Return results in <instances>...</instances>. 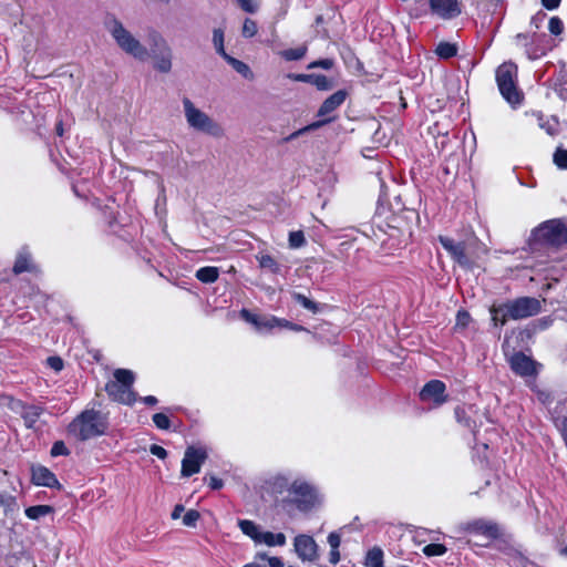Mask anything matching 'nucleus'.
Segmentation results:
<instances>
[{
	"instance_id": "680f3d73",
	"label": "nucleus",
	"mask_w": 567,
	"mask_h": 567,
	"mask_svg": "<svg viewBox=\"0 0 567 567\" xmlns=\"http://www.w3.org/2000/svg\"><path fill=\"white\" fill-rule=\"evenodd\" d=\"M546 14H537L532 19V24L535 25V28H539V24L545 20Z\"/></svg>"
},
{
	"instance_id": "de8ad7c7",
	"label": "nucleus",
	"mask_w": 567,
	"mask_h": 567,
	"mask_svg": "<svg viewBox=\"0 0 567 567\" xmlns=\"http://www.w3.org/2000/svg\"><path fill=\"white\" fill-rule=\"evenodd\" d=\"M334 62L332 59H321L313 61L308 64V69L321 68L324 70H330L333 66Z\"/></svg>"
},
{
	"instance_id": "6ab92c4d",
	"label": "nucleus",
	"mask_w": 567,
	"mask_h": 567,
	"mask_svg": "<svg viewBox=\"0 0 567 567\" xmlns=\"http://www.w3.org/2000/svg\"><path fill=\"white\" fill-rule=\"evenodd\" d=\"M109 396L120 403L132 405L136 401V394L132 389L118 384V382L110 381L105 385Z\"/></svg>"
},
{
	"instance_id": "72a5a7b5",
	"label": "nucleus",
	"mask_w": 567,
	"mask_h": 567,
	"mask_svg": "<svg viewBox=\"0 0 567 567\" xmlns=\"http://www.w3.org/2000/svg\"><path fill=\"white\" fill-rule=\"evenodd\" d=\"M307 52L306 47H299L293 49H287L281 52V56L287 61H298L301 60Z\"/></svg>"
},
{
	"instance_id": "6e6552de",
	"label": "nucleus",
	"mask_w": 567,
	"mask_h": 567,
	"mask_svg": "<svg viewBox=\"0 0 567 567\" xmlns=\"http://www.w3.org/2000/svg\"><path fill=\"white\" fill-rule=\"evenodd\" d=\"M347 97V92L343 90H339L334 92L332 95H330L328 99L323 101L320 109L318 110V116L322 117V120L313 122L293 133H291L287 141H293L297 137L303 135L305 133H308L310 131H315L321 126H323L327 123H330L333 117L329 116L332 112H334L339 106L343 104Z\"/></svg>"
},
{
	"instance_id": "ea45409f",
	"label": "nucleus",
	"mask_w": 567,
	"mask_h": 567,
	"mask_svg": "<svg viewBox=\"0 0 567 567\" xmlns=\"http://www.w3.org/2000/svg\"><path fill=\"white\" fill-rule=\"evenodd\" d=\"M455 416L456 420L465 425L468 429H473L475 426V423L471 421L470 416L467 415V412L464 408H456L455 409Z\"/></svg>"
},
{
	"instance_id": "c03bdc74",
	"label": "nucleus",
	"mask_w": 567,
	"mask_h": 567,
	"mask_svg": "<svg viewBox=\"0 0 567 567\" xmlns=\"http://www.w3.org/2000/svg\"><path fill=\"white\" fill-rule=\"evenodd\" d=\"M306 243L302 231H291L289 234V245L292 248H299Z\"/></svg>"
},
{
	"instance_id": "3c124183",
	"label": "nucleus",
	"mask_w": 567,
	"mask_h": 567,
	"mask_svg": "<svg viewBox=\"0 0 567 567\" xmlns=\"http://www.w3.org/2000/svg\"><path fill=\"white\" fill-rule=\"evenodd\" d=\"M328 543L331 549H339L341 544V536L338 533L332 532L328 536Z\"/></svg>"
},
{
	"instance_id": "052dcab7",
	"label": "nucleus",
	"mask_w": 567,
	"mask_h": 567,
	"mask_svg": "<svg viewBox=\"0 0 567 567\" xmlns=\"http://www.w3.org/2000/svg\"><path fill=\"white\" fill-rule=\"evenodd\" d=\"M184 512V506L183 505H176L172 512V518L173 519H177L181 517L182 513Z\"/></svg>"
},
{
	"instance_id": "4c0bfd02",
	"label": "nucleus",
	"mask_w": 567,
	"mask_h": 567,
	"mask_svg": "<svg viewBox=\"0 0 567 567\" xmlns=\"http://www.w3.org/2000/svg\"><path fill=\"white\" fill-rule=\"evenodd\" d=\"M258 31V27H257V23L256 21H254L252 19H245L244 21V24H243V37L244 38H252L254 35H256Z\"/></svg>"
},
{
	"instance_id": "2f4dec72",
	"label": "nucleus",
	"mask_w": 567,
	"mask_h": 567,
	"mask_svg": "<svg viewBox=\"0 0 567 567\" xmlns=\"http://www.w3.org/2000/svg\"><path fill=\"white\" fill-rule=\"evenodd\" d=\"M224 41H225L224 30L221 28L214 29L213 30V44H214V48H215L216 52L221 58H224L225 55L228 54L225 51Z\"/></svg>"
},
{
	"instance_id": "49530a36",
	"label": "nucleus",
	"mask_w": 567,
	"mask_h": 567,
	"mask_svg": "<svg viewBox=\"0 0 567 567\" xmlns=\"http://www.w3.org/2000/svg\"><path fill=\"white\" fill-rule=\"evenodd\" d=\"M199 519V513L195 509H189L183 516V524L188 527H194Z\"/></svg>"
},
{
	"instance_id": "58836bf2",
	"label": "nucleus",
	"mask_w": 567,
	"mask_h": 567,
	"mask_svg": "<svg viewBox=\"0 0 567 567\" xmlns=\"http://www.w3.org/2000/svg\"><path fill=\"white\" fill-rule=\"evenodd\" d=\"M293 299L299 305H301L303 308H306L312 312H317V310H318L317 303L313 302L312 300H310L309 298H307L306 296H303L301 293H293Z\"/></svg>"
},
{
	"instance_id": "f8f14e48",
	"label": "nucleus",
	"mask_w": 567,
	"mask_h": 567,
	"mask_svg": "<svg viewBox=\"0 0 567 567\" xmlns=\"http://www.w3.org/2000/svg\"><path fill=\"white\" fill-rule=\"evenodd\" d=\"M430 13L441 20H453L461 12V3L458 0H427Z\"/></svg>"
},
{
	"instance_id": "b1692460",
	"label": "nucleus",
	"mask_w": 567,
	"mask_h": 567,
	"mask_svg": "<svg viewBox=\"0 0 567 567\" xmlns=\"http://www.w3.org/2000/svg\"><path fill=\"white\" fill-rule=\"evenodd\" d=\"M32 269L33 265L31 262V255L25 248H23L18 254V257L13 266V271L14 274L19 275L24 271H31Z\"/></svg>"
},
{
	"instance_id": "cd10ccee",
	"label": "nucleus",
	"mask_w": 567,
	"mask_h": 567,
	"mask_svg": "<svg viewBox=\"0 0 567 567\" xmlns=\"http://www.w3.org/2000/svg\"><path fill=\"white\" fill-rule=\"evenodd\" d=\"M260 268L268 270L271 274H278L280 271V266L276 261V259L268 254H258L256 256Z\"/></svg>"
},
{
	"instance_id": "f704fd0d",
	"label": "nucleus",
	"mask_w": 567,
	"mask_h": 567,
	"mask_svg": "<svg viewBox=\"0 0 567 567\" xmlns=\"http://www.w3.org/2000/svg\"><path fill=\"white\" fill-rule=\"evenodd\" d=\"M553 161L559 169H567V150L558 147L553 155Z\"/></svg>"
},
{
	"instance_id": "a878e982",
	"label": "nucleus",
	"mask_w": 567,
	"mask_h": 567,
	"mask_svg": "<svg viewBox=\"0 0 567 567\" xmlns=\"http://www.w3.org/2000/svg\"><path fill=\"white\" fill-rule=\"evenodd\" d=\"M195 277L203 284H213L219 277V269L212 266L202 267L196 271Z\"/></svg>"
},
{
	"instance_id": "aec40b11",
	"label": "nucleus",
	"mask_w": 567,
	"mask_h": 567,
	"mask_svg": "<svg viewBox=\"0 0 567 567\" xmlns=\"http://www.w3.org/2000/svg\"><path fill=\"white\" fill-rule=\"evenodd\" d=\"M288 78L297 82L310 83L321 91L332 87L331 81L322 74H289Z\"/></svg>"
},
{
	"instance_id": "c85d7f7f",
	"label": "nucleus",
	"mask_w": 567,
	"mask_h": 567,
	"mask_svg": "<svg viewBox=\"0 0 567 567\" xmlns=\"http://www.w3.org/2000/svg\"><path fill=\"white\" fill-rule=\"evenodd\" d=\"M228 64L233 66V69L238 72L240 75H243L245 79H251L252 72L250 68L243 61L237 60L229 54L225 55L223 58Z\"/></svg>"
},
{
	"instance_id": "774afa93",
	"label": "nucleus",
	"mask_w": 567,
	"mask_h": 567,
	"mask_svg": "<svg viewBox=\"0 0 567 567\" xmlns=\"http://www.w3.org/2000/svg\"><path fill=\"white\" fill-rule=\"evenodd\" d=\"M561 555L567 557V546L561 549Z\"/></svg>"
},
{
	"instance_id": "20e7f679",
	"label": "nucleus",
	"mask_w": 567,
	"mask_h": 567,
	"mask_svg": "<svg viewBox=\"0 0 567 567\" xmlns=\"http://www.w3.org/2000/svg\"><path fill=\"white\" fill-rule=\"evenodd\" d=\"M183 107L186 122L190 128L207 134L214 138H221L225 136L224 127L206 112L196 107L189 99L185 97L183 100Z\"/></svg>"
},
{
	"instance_id": "f3484780",
	"label": "nucleus",
	"mask_w": 567,
	"mask_h": 567,
	"mask_svg": "<svg viewBox=\"0 0 567 567\" xmlns=\"http://www.w3.org/2000/svg\"><path fill=\"white\" fill-rule=\"evenodd\" d=\"M439 241L458 265L463 267H467L470 265V260L465 254V244L463 241L456 243L454 239L446 236H440Z\"/></svg>"
},
{
	"instance_id": "a18cd8bd",
	"label": "nucleus",
	"mask_w": 567,
	"mask_h": 567,
	"mask_svg": "<svg viewBox=\"0 0 567 567\" xmlns=\"http://www.w3.org/2000/svg\"><path fill=\"white\" fill-rule=\"evenodd\" d=\"M51 456L56 457L61 455H69L70 451L63 441H56L51 447Z\"/></svg>"
},
{
	"instance_id": "f257e3e1",
	"label": "nucleus",
	"mask_w": 567,
	"mask_h": 567,
	"mask_svg": "<svg viewBox=\"0 0 567 567\" xmlns=\"http://www.w3.org/2000/svg\"><path fill=\"white\" fill-rule=\"evenodd\" d=\"M542 310V302L534 297H519L502 303H494L489 308L492 323L503 327L507 320H522L536 316Z\"/></svg>"
},
{
	"instance_id": "13d9d810",
	"label": "nucleus",
	"mask_w": 567,
	"mask_h": 567,
	"mask_svg": "<svg viewBox=\"0 0 567 567\" xmlns=\"http://www.w3.org/2000/svg\"><path fill=\"white\" fill-rule=\"evenodd\" d=\"M542 4L548 10H554L559 7L560 0H542Z\"/></svg>"
},
{
	"instance_id": "412c9836",
	"label": "nucleus",
	"mask_w": 567,
	"mask_h": 567,
	"mask_svg": "<svg viewBox=\"0 0 567 567\" xmlns=\"http://www.w3.org/2000/svg\"><path fill=\"white\" fill-rule=\"evenodd\" d=\"M295 478H292L290 473H280L272 476L269 482V488L274 494H284L288 492L291 494V484Z\"/></svg>"
},
{
	"instance_id": "bb28decb",
	"label": "nucleus",
	"mask_w": 567,
	"mask_h": 567,
	"mask_svg": "<svg viewBox=\"0 0 567 567\" xmlns=\"http://www.w3.org/2000/svg\"><path fill=\"white\" fill-rule=\"evenodd\" d=\"M238 526L243 534L251 538L255 544L258 543V537L261 529L256 523L249 519H240L238 520Z\"/></svg>"
},
{
	"instance_id": "c756f323",
	"label": "nucleus",
	"mask_w": 567,
	"mask_h": 567,
	"mask_svg": "<svg viewBox=\"0 0 567 567\" xmlns=\"http://www.w3.org/2000/svg\"><path fill=\"white\" fill-rule=\"evenodd\" d=\"M53 508L50 505H35L25 508L24 513L29 519L38 520L39 518L51 514Z\"/></svg>"
},
{
	"instance_id": "0eeeda50",
	"label": "nucleus",
	"mask_w": 567,
	"mask_h": 567,
	"mask_svg": "<svg viewBox=\"0 0 567 567\" xmlns=\"http://www.w3.org/2000/svg\"><path fill=\"white\" fill-rule=\"evenodd\" d=\"M517 66L514 63L505 62L496 70V82L502 96L512 105L522 103L523 94L516 85Z\"/></svg>"
},
{
	"instance_id": "4d7b16f0",
	"label": "nucleus",
	"mask_w": 567,
	"mask_h": 567,
	"mask_svg": "<svg viewBox=\"0 0 567 567\" xmlns=\"http://www.w3.org/2000/svg\"><path fill=\"white\" fill-rule=\"evenodd\" d=\"M557 427L567 447V416L561 419L560 423L557 424Z\"/></svg>"
},
{
	"instance_id": "5701e85b",
	"label": "nucleus",
	"mask_w": 567,
	"mask_h": 567,
	"mask_svg": "<svg viewBox=\"0 0 567 567\" xmlns=\"http://www.w3.org/2000/svg\"><path fill=\"white\" fill-rule=\"evenodd\" d=\"M286 536L282 533H271L261 530L258 537L257 544H265L269 547L274 546H285L286 545Z\"/></svg>"
},
{
	"instance_id": "393cba45",
	"label": "nucleus",
	"mask_w": 567,
	"mask_h": 567,
	"mask_svg": "<svg viewBox=\"0 0 567 567\" xmlns=\"http://www.w3.org/2000/svg\"><path fill=\"white\" fill-rule=\"evenodd\" d=\"M384 554L379 546H374L368 550L364 559L365 567H384L383 565Z\"/></svg>"
},
{
	"instance_id": "37998d69",
	"label": "nucleus",
	"mask_w": 567,
	"mask_h": 567,
	"mask_svg": "<svg viewBox=\"0 0 567 567\" xmlns=\"http://www.w3.org/2000/svg\"><path fill=\"white\" fill-rule=\"evenodd\" d=\"M548 30L554 35H559L563 30V21L558 17H551L548 21Z\"/></svg>"
},
{
	"instance_id": "473e14b6",
	"label": "nucleus",
	"mask_w": 567,
	"mask_h": 567,
	"mask_svg": "<svg viewBox=\"0 0 567 567\" xmlns=\"http://www.w3.org/2000/svg\"><path fill=\"white\" fill-rule=\"evenodd\" d=\"M435 53L442 59H450L456 55L457 48L450 42H440L435 49Z\"/></svg>"
},
{
	"instance_id": "864d4df0",
	"label": "nucleus",
	"mask_w": 567,
	"mask_h": 567,
	"mask_svg": "<svg viewBox=\"0 0 567 567\" xmlns=\"http://www.w3.org/2000/svg\"><path fill=\"white\" fill-rule=\"evenodd\" d=\"M47 361L49 367L52 368L54 371H60L63 368V361L59 357H49Z\"/></svg>"
},
{
	"instance_id": "423d86ee",
	"label": "nucleus",
	"mask_w": 567,
	"mask_h": 567,
	"mask_svg": "<svg viewBox=\"0 0 567 567\" xmlns=\"http://www.w3.org/2000/svg\"><path fill=\"white\" fill-rule=\"evenodd\" d=\"M457 532L464 536L477 538L478 542L474 544L478 546H486L502 535L498 524L486 518L463 522L457 526Z\"/></svg>"
},
{
	"instance_id": "603ef678",
	"label": "nucleus",
	"mask_w": 567,
	"mask_h": 567,
	"mask_svg": "<svg viewBox=\"0 0 567 567\" xmlns=\"http://www.w3.org/2000/svg\"><path fill=\"white\" fill-rule=\"evenodd\" d=\"M261 559H267L270 567H285L284 560L280 557H268L266 554L259 555Z\"/></svg>"
},
{
	"instance_id": "4468645a",
	"label": "nucleus",
	"mask_w": 567,
	"mask_h": 567,
	"mask_svg": "<svg viewBox=\"0 0 567 567\" xmlns=\"http://www.w3.org/2000/svg\"><path fill=\"white\" fill-rule=\"evenodd\" d=\"M293 547L297 556L303 561L318 559V545L312 536L300 534L295 537Z\"/></svg>"
},
{
	"instance_id": "4be33fe9",
	"label": "nucleus",
	"mask_w": 567,
	"mask_h": 567,
	"mask_svg": "<svg viewBox=\"0 0 567 567\" xmlns=\"http://www.w3.org/2000/svg\"><path fill=\"white\" fill-rule=\"evenodd\" d=\"M44 413V408L37 404H28L22 420L28 429H34L40 416Z\"/></svg>"
},
{
	"instance_id": "0e129e2a",
	"label": "nucleus",
	"mask_w": 567,
	"mask_h": 567,
	"mask_svg": "<svg viewBox=\"0 0 567 567\" xmlns=\"http://www.w3.org/2000/svg\"><path fill=\"white\" fill-rule=\"evenodd\" d=\"M281 321H282L281 327H287V328H290V329L296 330V331L302 330V327L292 324V323H290L287 320H281Z\"/></svg>"
},
{
	"instance_id": "6e6d98bb",
	"label": "nucleus",
	"mask_w": 567,
	"mask_h": 567,
	"mask_svg": "<svg viewBox=\"0 0 567 567\" xmlns=\"http://www.w3.org/2000/svg\"><path fill=\"white\" fill-rule=\"evenodd\" d=\"M208 485L212 489H220L224 486V482L217 476L210 475L208 477Z\"/></svg>"
},
{
	"instance_id": "2eb2a0df",
	"label": "nucleus",
	"mask_w": 567,
	"mask_h": 567,
	"mask_svg": "<svg viewBox=\"0 0 567 567\" xmlns=\"http://www.w3.org/2000/svg\"><path fill=\"white\" fill-rule=\"evenodd\" d=\"M240 317L246 322L252 324L257 331H270L274 328L280 327L281 328V319L276 318L275 316H258L255 313H251L247 309H243L240 311Z\"/></svg>"
},
{
	"instance_id": "9b49d317",
	"label": "nucleus",
	"mask_w": 567,
	"mask_h": 567,
	"mask_svg": "<svg viewBox=\"0 0 567 567\" xmlns=\"http://www.w3.org/2000/svg\"><path fill=\"white\" fill-rule=\"evenodd\" d=\"M207 457L208 455L205 449L188 446L182 461V476L189 477L199 473L202 465L205 463Z\"/></svg>"
},
{
	"instance_id": "ddd939ff",
	"label": "nucleus",
	"mask_w": 567,
	"mask_h": 567,
	"mask_svg": "<svg viewBox=\"0 0 567 567\" xmlns=\"http://www.w3.org/2000/svg\"><path fill=\"white\" fill-rule=\"evenodd\" d=\"M508 363L514 373L519 377H536L539 364L523 352H515L508 358Z\"/></svg>"
},
{
	"instance_id": "e433bc0d",
	"label": "nucleus",
	"mask_w": 567,
	"mask_h": 567,
	"mask_svg": "<svg viewBox=\"0 0 567 567\" xmlns=\"http://www.w3.org/2000/svg\"><path fill=\"white\" fill-rule=\"evenodd\" d=\"M447 551V548L443 544H429L423 548L424 555L432 556H442Z\"/></svg>"
},
{
	"instance_id": "09e8293b",
	"label": "nucleus",
	"mask_w": 567,
	"mask_h": 567,
	"mask_svg": "<svg viewBox=\"0 0 567 567\" xmlns=\"http://www.w3.org/2000/svg\"><path fill=\"white\" fill-rule=\"evenodd\" d=\"M471 322V316L467 311L460 310L456 315V328H466Z\"/></svg>"
},
{
	"instance_id": "9d476101",
	"label": "nucleus",
	"mask_w": 567,
	"mask_h": 567,
	"mask_svg": "<svg viewBox=\"0 0 567 567\" xmlns=\"http://www.w3.org/2000/svg\"><path fill=\"white\" fill-rule=\"evenodd\" d=\"M151 52L154 60V69L161 73H168L172 70V49L167 41L157 32L151 35Z\"/></svg>"
},
{
	"instance_id": "e2e57ef3",
	"label": "nucleus",
	"mask_w": 567,
	"mask_h": 567,
	"mask_svg": "<svg viewBox=\"0 0 567 567\" xmlns=\"http://www.w3.org/2000/svg\"><path fill=\"white\" fill-rule=\"evenodd\" d=\"M142 401L147 405H155L157 403V399L154 395L144 396Z\"/></svg>"
},
{
	"instance_id": "bf43d9fd",
	"label": "nucleus",
	"mask_w": 567,
	"mask_h": 567,
	"mask_svg": "<svg viewBox=\"0 0 567 567\" xmlns=\"http://www.w3.org/2000/svg\"><path fill=\"white\" fill-rule=\"evenodd\" d=\"M329 561L332 565H337L340 561V551H339V549H331L330 550Z\"/></svg>"
},
{
	"instance_id": "c9c22d12",
	"label": "nucleus",
	"mask_w": 567,
	"mask_h": 567,
	"mask_svg": "<svg viewBox=\"0 0 567 567\" xmlns=\"http://www.w3.org/2000/svg\"><path fill=\"white\" fill-rule=\"evenodd\" d=\"M8 402H7V406L14 413L19 414L21 417L28 406L27 403H24L23 401L21 400H18V399H14V398H7Z\"/></svg>"
},
{
	"instance_id": "7ed1b4c3",
	"label": "nucleus",
	"mask_w": 567,
	"mask_h": 567,
	"mask_svg": "<svg viewBox=\"0 0 567 567\" xmlns=\"http://www.w3.org/2000/svg\"><path fill=\"white\" fill-rule=\"evenodd\" d=\"M107 429L106 416L96 410H84L70 424L69 433L81 441L103 435Z\"/></svg>"
},
{
	"instance_id": "f03ea898",
	"label": "nucleus",
	"mask_w": 567,
	"mask_h": 567,
	"mask_svg": "<svg viewBox=\"0 0 567 567\" xmlns=\"http://www.w3.org/2000/svg\"><path fill=\"white\" fill-rule=\"evenodd\" d=\"M104 27L116 45L126 54L138 61H146L151 53L147 48L114 16H107Z\"/></svg>"
},
{
	"instance_id": "1a4fd4ad",
	"label": "nucleus",
	"mask_w": 567,
	"mask_h": 567,
	"mask_svg": "<svg viewBox=\"0 0 567 567\" xmlns=\"http://www.w3.org/2000/svg\"><path fill=\"white\" fill-rule=\"evenodd\" d=\"M532 235L537 241L559 246L567 243V226L561 219H551L535 228Z\"/></svg>"
},
{
	"instance_id": "39448f33",
	"label": "nucleus",
	"mask_w": 567,
	"mask_h": 567,
	"mask_svg": "<svg viewBox=\"0 0 567 567\" xmlns=\"http://www.w3.org/2000/svg\"><path fill=\"white\" fill-rule=\"evenodd\" d=\"M284 505L293 504L300 512H310L322 503V496L318 489L308 482L295 478L291 484V494L282 499Z\"/></svg>"
},
{
	"instance_id": "a19ab883",
	"label": "nucleus",
	"mask_w": 567,
	"mask_h": 567,
	"mask_svg": "<svg viewBox=\"0 0 567 567\" xmlns=\"http://www.w3.org/2000/svg\"><path fill=\"white\" fill-rule=\"evenodd\" d=\"M152 419L159 430H168L171 427V421L165 413H155Z\"/></svg>"
},
{
	"instance_id": "dca6fc26",
	"label": "nucleus",
	"mask_w": 567,
	"mask_h": 567,
	"mask_svg": "<svg viewBox=\"0 0 567 567\" xmlns=\"http://www.w3.org/2000/svg\"><path fill=\"white\" fill-rule=\"evenodd\" d=\"M445 384L440 380L427 382L420 392L423 402H432L434 405H441L446 401Z\"/></svg>"
},
{
	"instance_id": "5fc2aeb1",
	"label": "nucleus",
	"mask_w": 567,
	"mask_h": 567,
	"mask_svg": "<svg viewBox=\"0 0 567 567\" xmlns=\"http://www.w3.org/2000/svg\"><path fill=\"white\" fill-rule=\"evenodd\" d=\"M150 452L153 455H155V456H157L158 458H162V460H164L167 456L166 450L164 447L159 446V445H156V444L151 445Z\"/></svg>"
},
{
	"instance_id": "69168bd1",
	"label": "nucleus",
	"mask_w": 567,
	"mask_h": 567,
	"mask_svg": "<svg viewBox=\"0 0 567 567\" xmlns=\"http://www.w3.org/2000/svg\"><path fill=\"white\" fill-rule=\"evenodd\" d=\"M56 133L60 136H62V134H63V127H62V123L61 122L56 124Z\"/></svg>"
},
{
	"instance_id": "7c9ffc66",
	"label": "nucleus",
	"mask_w": 567,
	"mask_h": 567,
	"mask_svg": "<svg viewBox=\"0 0 567 567\" xmlns=\"http://www.w3.org/2000/svg\"><path fill=\"white\" fill-rule=\"evenodd\" d=\"M134 380V373L131 370L117 369L114 372V382H118V384H123V386L128 389H132Z\"/></svg>"
},
{
	"instance_id": "338daca9",
	"label": "nucleus",
	"mask_w": 567,
	"mask_h": 567,
	"mask_svg": "<svg viewBox=\"0 0 567 567\" xmlns=\"http://www.w3.org/2000/svg\"><path fill=\"white\" fill-rule=\"evenodd\" d=\"M243 567H265V566L258 565L256 563H249V564L244 565Z\"/></svg>"
},
{
	"instance_id": "a211bd4d",
	"label": "nucleus",
	"mask_w": 567,
	"mask_h": 567,
	"mask_svg": "<svg viewBox=\"0 0 567 567\" xmlns=\"http://www.w3.org/2000/svg\"><path fill=\"white\" fill-rule=\"evenodd\" d=\"M31 480L32 483L38 486H45L50 488L61 487L54 473H52L48 467L43 465H32Z\"/></svg>"
},
{
	"instance_id": "8fccbe9b",
	"label": "nucleus",
	"mask_w": 567,
	"mask_h": 567,
	"mask_svg": "<svg viewBox=\"0 0 567 567\" xmlns=\"http://www.w3.org/2000/svg\"><path fill=\"white\" fill-rule=\"evenodd\" d=\"M240 8L249 13H254L257 11V4L254 0H237Z\"/></svg>"
},
{
	"instance_id": "79ce46f5",
	"label": "nucleus",
	"mask_w": 567,
	"mask_h": 567,
	"mask_svg": "<svg viewBox=\"0 0 567 567\" xmlns=\"http://www.w3.org/2000/svg\"><path fill=\"white\" fill-rule=\"evenodd\" d=\"M553 321L551 317L539 318L532 323V329L534 332L546 330L553 324Z\"/></svg>"
}]
</instances>
